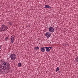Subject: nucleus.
Returning <instances> with one entry per match:
<instances>
[{"label": "nucleus", "instance_id": "f257e3e1", "mask_svg": "<svg viewBox=\"0 0 78 78\" xmlns=\"http://www.w3.org/2000/svg\"><path fill=\"white\" fill-rule=\"evenodd\" d=\"M2 65L1 67L2 68V70H9L10 67V64L9 63L6 61H3L1 63Z\"/></svg>", "mask_w": 78, "mask_h": 78}, {"label": "nucleus", "instance_id": "f03ea898", "mask_svg": "<svg viewBox=\"0 0 78 78\" xmlns=\"http://www.w3.org/2000/svg\"><path fill=\"white\" fill-rule=\"evenodd\" d=\"M8 27L6 26V25L3 24L2 25L0 28V32H3L4 31H6L8 30Z\"/></svg>", "mask_w": 78, "mask_h": 78}, {"label": "nucleus", "instance_id": "7ed1b4c3", "mask_svg": "<svg viewBox=\"0 0 78 78\" xmlns=\"http://www.w3.org/2000/svg\"><path fill=\"white\" fill-rule=\"evenodd\" d=\"M10 58L11 60L14 61L16 59V58L17 56H16V55L14 54H11L10 55Z\"/></svg>", "mask_w": 78, "mask_h": 78}, {"label": "nucleus", "instance_id": "20e7f679", "mask_svg": "<svg viewBox=\"0 0 78 78\" xmlns=\"http://www.w3.org/2000/svg\"><path fill=\"white\" fill-rule=\"evenodd\" d=\"M49 31L50 33H53L55 31V29L52 27H50L49 29Z\"/></svg>", "mask_w": 78, "mask_h": 78}, {"label": "nucleus", "instance_id": "39448f33", "mask_svg": "<svg viewBox=\"0 0 78 78\" xmlns=\"http://www.w3.org/2000/svg\"><path fill=\"white\" fill-rule=\"evenodd\" d=\"M45 36L47 38H49L51 36V33L50 32H47L45 34Z\"/></svg>", "mask_w": 78, "mask_h": 78}, {"label": "nucleus", "instance_id": "423d86ee", "mask_svg": "<svg viewBox=\"0 0 78 78\" xmlns=\"http://www.w3.org/2000/svg\"><path fill=\"white\" fill-rule=\"evenodd\" d=\"M10 43H11V44L13 43V42H14V40H15L14 37H12V36H11L10 38Z\"/></svg>", "mask_w": 78, "mask_h": 78}, {"label": "nucleus", "instance_id": "0eeeda50", "mask_svg": "<svg viewBox=\"0 0 78 78\" xmlns=\"http://www.w3.org/2000/svg\"><path fill=\"white\" fill-rule=\"evenodd\" d=\"M44 8H49V9H51V7L49 5H45Z\"/></svg>", "mask_w": 78, "mask_h": 78}, {"label": "nucleus", "instance_id": "6e6552de", "mask_svg": "<svg viewBox=\"0 0 78 78\" xmlns=\"http://www.w3.org/2000/svg\"><path fill=\"white\" fill-rule=\"evenodd\" d=\"M45 50L46 51H47V52H49V51H50V49L48 48V47H46Z\"/></svg>", "mask_w": 78, "mask_h": 78}, {"label": "nucleus", "instance_id": "1a4fd4ad", "mask_svg": "<svg viewBox=\"0 0 78 78\" xmlns=\"http://www.w3.org/2000/svg\"><path fill=\"white\" fill-rule=\"evenodd\" d=\"M41 50L42 52H44L45 51V49L44 47H42L41 49Z\"/></svg>", "mask_w": 78, "mask_h": 78}, {"label": "nucleus", "instance_id": "9d476101", "mask_svg": "<svg viewBox=\"0 0 78 78\" xmlns=\"http://www.w3.org/2000/svg\"><path fill=\"white\" fill-rule=\"evenodd\" d=\"M34 48V50L36 51V50H39V47L37 46V47H35Z\"/></svg>", "mask_w": 78, "mask_h": 78}, {"label": "nucleus", "instance_id": "9b49d317", "mask_svg": "<svg viewBox=\"0 0 78 78\" xmlns=\"http://www.w3.org/2000/svg\"><path fill=\"white\" fill-rule=\"evenodd\" d=\"M75 60L77 62H78V56L76 57Z\"/></svg>", "mask_w": 78, "mask_h": 78}, {"label": "nucleus", "instance_id": "f8f14e48", "mask_svg": "<svg viewBox=\"0 0 78 78\" xmlns=\"http://www.w3.org/2000/svg\"><path fill=\"white\" fill-rule=\"evenodd\" d=\"M18 66L19 67H20L22 66V64H21V63H19L18 64Z\"/></svg>", "mask_w": 78, "mask_h": 78}, {"label": "nucleus", "instance_id": "ddd939ff", "mask_svg": "<svg viewBox=\"0 0 78 78\" xmlns=\"http://www.w3.org/2000/svg\"><path fill=\"white\" fill-rule=\"evenodd\" d=\"M59 70V67H57V69L56 70V72H58Z\"/></svg>", "mask_w": 78, "mask_h": 78}, {"label": "nucleus", "instance_id": "4468645a", "mask_svg": "<svg viewBox=\"0 0 78 78\" xmlns=\"http://www.w3.org/2000/svg\"><path fill=\"white\" fill-rule=\"evenodd\" d=\"M9 38V37H6L5 39V41H7V39H8Z\"/></svg>", "mask_w": 78, "mask_h": 78}, {"label": "nucleus", "instance_id": "2eb2a0df", "mask_svg": "<svg viewBox=\"0 0 78 78\" xmlns=\"http://www.w3.org/2000/svg\"><path fill=\"white\" fill-rule=\"evenodd\" d=\"M12 23L11 22H9V24H10V25L11 26L12 25Z\"/></svg>", "mask_w": 78, "mask_h": 78}, {"label": "nucleus", "instance_id": "dca6fc26", "mask_svg": "<svg viewBox=\"0 0 78 78\" xmlns=\"http://www.w3.org/2000/svg\"><path fill=\"white\" fill-rule=\"evenodd\" d=\"M48 47V48H49L50 49H52V47Z\"/></svg>", "mask_w": 78, "mask_h": 78}, {"label": "nucleus", "instance_id": "f3484780", "mask_svg": "<svg viewBox=\"0 0 78 78\" xmlns=\"http://www.w3.org/2000/svg\"><path fill=\"white\" fill-rule=\"evenodd\" d=\"M58 71L60 73H61V71Z\"/></svg>", "mask_w": 78, "mask_h": 78}, {"label": "nucleus", "instance_id": "a211bd4d", "mask_svg": "<svg viewBox=\"0 0 78 78\" xmlns=\"http://www.w3.org/2000/svg\"><path fill=\"white\" fill-rule=\"evenodd\" d=\"M46 47H44V48L45 49V48H46Z\"/></svg>", "mask_w": 78, "mask_h": 78}, {"label": "nucleus", "instance_id": "6ab92c4d", "mask_svg": "<svg viewBox=\"0 0 78 78\" xmlns=\"http://www.w3.org/2000/svg\"><path fill=\"white\" fill-rule=\"evenodd\" d=\"M1 46H0V49H1Z\"/></svg>", "mask_w": 78, "mask_h": 78}]
</instances>
